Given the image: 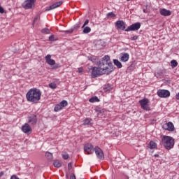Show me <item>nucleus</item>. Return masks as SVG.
<instances>
[{
	"label": "nucleus",
	"instance_id": "nucleus-39",
	"mask_svg": "<svg viewBox=\"0 0 179 179\" xmlns=\"http://www.w3.org/2000/svg\"><path fill=\"white\" fill-rule=\"evenodd\" d=\"M58 68H61V66L59 64H56L52 66V69H58Z\"/></svg>",
	"mask_w": 179,
	"mask_h": 179
},
{
	"label": "nucleus",
	"instance_id": "nucleus-7",
	"mask_svg": "<svg viewBox=\"0 0 179 179\" xmlns=\"http://www.w3.org/2000/svg\"><path fill=\"white\" fill-rule=\"evenodd\" d=\"M141 29V22H136L129 26L124 31H136Z\"/></svg>",
	"mask_w": 179,
	"mask_h": 179
},
{
	"label": "nucleus",
	"instance_id": "nucleus-48",
	"mask_svg": "<svg viewBox=\"0 0 179 179\" xmlns=\"http://www.w3.org/2000/svg\"><path fill=\"white\" fill-rule=\"evenodd\" d=\"M155 157H159V155L155 154Z\"/></svg>",
	"mask_w": 179,
	"mask_h": 179
},
{
	"label": "nucleus",
	"instance_id": "nucleus-10",
	"mask_svg": "<svg viewBox=\"0 0 179 179\" xmlns=\"http://www.w3.org/2000/svg\"><path fill=\"white\" fill-rule=\"evenodd\" d=\"M157 95L159 96V97H170V91L167 90H158Z\"/></svg>",
	"mask_w": 179,
	"mask_h": 179
},
{
	"label": "nucleus",
	"instance_id": "nucleus-19",
	"mask_svg": "<svg viewBox=\"0 0 179 179\" xmlns=\"http://www.w3.org/2000/svg\"><path fill=\"white\" fill-rule=\"evenodd\" d=\"M113 64L118 68V69H121L122 68V64L118 59H113Z\"/></svg>",
	"mask_w": 179,
	"mask_h": 179
},
{
	"label": "nucleus",
	"instance_id": "nucleus-11",
	"mask_svg": "<svg viewBox=\"0 0 179 179\" xmlns=\"http://www.w3.org/2000/svg\"><path fill=\"white\" fill-rule=\"evenodd\" d=\"M62 3H64V1H60L59 2L55 3L48 7L45 8V11H48V10H52V9H56V8H59V6H61V5H62Z\"/></svg>",
	"mask_w": 179,
	"mask_h": 179
},
{
	"label": "nucleus",
	"instance_id": "nucleus-8",
	"mask_svg": "<svg viewBox=\"0 0 179 179\" xmlns=\"http://www.w3.org/2000/svg\"><path fill=\"white\" fill-rule=\"evenodd\" d=\"M94 152H95L97 159H99V160H104V153L99 146L94 148Z\"/></svg>",
	"mask_w": 179,
	"mask_h": 179
},
{
	"label": "nucleus",
	"instance_id": "nucleus-18",
	"mask_svg": "<svg viewBox=\"0 0 179 179\" xmlns=\"http://www.w3.org/2000/svg\"><path fill=\"white\" fill-rule=\"evenodd\" d=\"M160 15H162V16H170L171 15V11H170V10H167L166 8H163L162 10H160Z\"/></svg>",
	"mask_w": 179,
	"mask_h": 179
},
{
	"label": "nucleus",
	"instance_id": "nucleus-32",
	"mask_svg": "<svg viewBox=\"0 0 179 179\" xmlns=\"http://www.w3.org/2000/svg\"><path fill=\"white\" fill-rule=\"evenodd\" d=\"M49 87L54 90L57 87V84L55 83H50L49 84Z\"/></svg>",
	"mask_w": 179,
	"mask_h": 179
},
{
	"label": "nucleus",
	"instance_id": "nucleus-5",
	"mask_svg": "<svg viewBox=\"0 0 179 179\" xmlns=\"http://www.w3.org/2000/svg\"><path fill=\"white\" fill-rule=\"evenodd\" d=\"M36 0H25L22 6L24 9H32L34 8V3H36Z\"/></svg>",
	"mask_w": 179,
	"mask_h": 179
},
{
	"label": "nucleus",
	"instance_id": "nucleus-27",
	"mask_svg": "<svg viewBox=\"0 0 179 179\" xmlns=\"http://www.w3.org/2000/svg\"><path fill=\"white\" fill-rule=\"evenodd\" d=\"M45 157L48 159V160H52V153L50 152H46Z\"/></svg>",
	"mask_w": 179,
	"mask_h": 179
},
{
	"label": "nucleus",
	"instance_id": "nucleus-35",
	"mask_svg": "<svg viewBox=\"0 0 179 179\" xmlns=\"http://www.w3.org/2000/svg\"><path fill=\"white\" fill-rule=\"evenodd\" d=\"M62 157L64 160H68L69 159V155L64 153L62 155Z\"/></svg>",
	"mask_w": 179,
	"mask_h": 179
},
{
	"label": "nucleus",
	"instance_id": "nucleus-3",
	"mask_svg": "<svg viewBox=\"0 0 179 179\" xmlns=\"http://www.w3.org/2000/svg\"><path fill=\"white\" fill-rule=\"evenodd\" d=\"M175 141L171 136H164L162 138V144L166 149V150H170L174 148Z\"/></svg>",
	"mask_w": 179,
	"mask_h": 179
},
{
	"label": "nucleus",
	"instance_id": "nucleus-33",
	"mask_svg": "<svg viewBox=\"0 0 179 179\" xmlns=\"http://www.w3.org/2000/svg\"><path fill=\"white\" fill-rule=\"evenodd\" d=\"M103 90H105V92H110L111 90V87L110 86L109 84L105 85V87H103Z\"/></svg>",
	"mask_w": 179,
	"mask_h": 179
},
{
	"label": "nucleus",
	"instance_id": "nucleus-37",
	"mask_svg": "<svg viewBox=\"0 0 179 179\" xmlns=\"http://www.w3.org/2000/svg\"><path fill=\"white\" fill-rule=\"evenodd\" d=\"M87 24H89V20H86L83 24V25L82 26L81 29L85 28V27L87 26Z\"/></svg>",
	"mask_w": 179,
	"mask_h": 179
},
{
	"label": "nucleus",
	"instance_id": "nucleus-40",
	"mask_svg": "<svg viewBox=\"0 0 179 179\" xmlns=\"http://www.w3.org/2000/svg\"><path fill=\"white\" fill-rule=\"evenodd\" d=\"M138 36H133V37H131L130 38V40H131L132 41H135V40H136L137 38H138Z\"/></svg>",
	"mask_w": 179,
	"mask_h": 179
},
{
	"label": "nucleus",
	"instance_id": "nucleus-24",
	"mask_svg": "<svg viewBox=\"0 0 179 179\" xmlns=\"http://www.w3.org/2000/svg\"><path fill=\"white\" fill-rule=\"evenodd\" d=\"M89 59H90V61H92V62L93 64H94V63L97 62L98 58H97V56L91 55L89 57Z\"/></svg>",
	"mask_w": 179,
	"mask_h": 179
},
{
	"label": "nucleus",
	"instance_id": "nucleus-15",
	"mask_svg": "<svg viewBox=\"0 0 179 179\" xmlns=\"http://www.w3.org/2000/svg\"><path fill=\"white\" fill-rule=\"evenodd\" d=\"M22 131L24 134H30L31 132V127L29 124L25 123L24 125L22 126Z\"/></svg>",
	"mask_w": 179,
	"mask_h": 179
},
{
	"label": "nucleus",
	"instance_id": "nucleus-22",
	"mask_svg": "<svg viewBox=\"0 0 179 179\" xmlns=\"http://www.w3.org/2000/svg\"><path fill=\"white\" fill-rule=\"evenodd\" d=\"M92 31V28L90 27H84V29L83 30V34H87Z\"/></svg>",
	"mask_w": 179,
	"mask_h": 179
},
{
	"label": "nucleus",
	"instance_id": "nucleus-42",
	"mask_svg": "<svg viewBox=\"0 0 179 179\" xmlns=\"http://www.w3.org/2000/svg\"><path fill=\"white\" fill-rule=\"evenodd\" d=\"M68 169H69V170L72 169V162H70L68 164Z\"/></svg>",
	"mask_w": 179,
	"mask_h": 179
},
{
	"label": "nucleus",
	"instance_id": "nucleus-13",
	"mask_svg": "<svg viewBox=\"0 0 179 179\" xmlns=\"http://www.w3.org/2000/svg\"><path fill=\"white\" fill-rule=\"evenodd\" d=\"M28 122L31 125H36L37 124V116L36 115H31L28 117Z\"/></svg>",
	"mask_w": 179,
	"mask_h": 179
},
{
	"label": "nucleus",
	"instance_id": "nucleus-23",
	"mask_svg": "<svg viewBox=\"0 0 179 179\" xmlns=\"http://www.w3.org/2000/svg\"><path fill=\"white\" fill-rule=\"evenodd\" d=\"M53 166H55V167H57V169H59V167L62 166V164L59 160H55L53 163Z\"/></svg>",
	"mask_w": 179,
	"mask_h": 179
},
{
	"label": "nucleus",
	"instance_id": "nucleus-50",
	"mask_svg": "<svg viewBox=\"0 0 179 179\" xmlns=\"http://www.w3.org/2000/svg\"><path fill=\"white\" fill-rule=\"evenodd\" d=\"M127 1H131V0H127Z\"/></svg>",
	"mask_w": 179,
	"mask_h": 179
},
{
	"label": "nucleus",
	"instance_id": "nucleus-41",
	"mask_svg": "<svg viewBox=\"0 0 179 179\" xmlns=\"http://www.w3.org/2000/svg\"><path fill=\"white\" fill-rule=\"evenodd\" d=\"M54 38H55L54 35H50L49 36V41H54Z\"/></svg>",
	"mask_w": 179,
	"mask_h": 179
},
{
	"label": "nucleus",
	"instance_id": "nucleus-49",
	"mask_svg": "<svg viewBox=\"0 0 179 179\" xmlns=\"http://www.w3.org/2000/svg\"><path fill=\"white\" fill-rule=\"evenodd\" d=\"M1 176H3V171L1 172Z\"/></svg>",
	"mask_w": 179,
	"mask_h": 179
},
{
	"label": "nucleus",
	"instance_id": "nucleus-6",
	"mask_svg": "<svg viewBox=\"0 0 179 179\" xmlns=\"http://www.w3.org/2000/svg\"><path fill=\"white\" fill-rule=\"evenodd\" d=\"M90 69L92 71L91 76L93 78H97V76H101V75H103V72L101 71L99 66L98 67L92 66Z\"/></svg>",
	"mask_w": 179,
	"mask_h": 179
},
{
	"label": "nucleus",
	"instance_id": "nucleus-34",
	"mask_svg": "<svg viewBox=\"0 0 179 179\" xmlns=\"http://www.w3.org/2000/svg\"><path fill=\"white\" fill-rule=\"evenodd\" d=\"M107 17H115V14L113 12L108 13L106 15Z\"/></svg>",
	"mask_w": 179,
	"mask_h": 179
},
{
	"label": "nucleus",
	"instance_id": "nucleus-44",
	"mask_svg": "<svg viewBox=\"0 0 179 179\" xmlns=\"http://www.w3.org/2000/svg\"><path fill=\"white\" fill-rule=\"evenodd\" d=\"M70 179H76V176H75L74 173H72L70 176Z\"/></svg>",
	"mask_w": 179,
	"mask_h": 179
},
{
	"label": "nucleus",
	"instance_id": "nucleus-4",
	"mask_svg": "<svg viewBox=\"0 0 179 179\" xmlns=\"http://www.w3.org/2000/svg\"><path fill=\"white\" fill-rule=\"evenodd\" d=\"M140 106L143 110L145 111H150V106H149V99L144 98L139 101Z\"/></svg>",
	"mask_w": 179,
	"mask_h": 179
},
{
	"label": "nucleus",
	"instance_id": "nucleus-29",
	"mask_svg": "<svg viewBox=\"0 0 179 179\" xmlns=\"http://www.w3.org/2000/svg\"><path fill=\"white\" fill-rule=\"evenodd\" d=\"M62 108H64V107H66V106H68V101H66V100H63L59 103Z\"/></svg>",
	"mask_w": 179,
	"mask_h": 179
},
{
	"label": "nucleus",
	"instance_id": "nucleus-26",
	"mask_svg": "<svg viewBox=\"0 0 179 179\" xmlns=\"http://www.w3.org/2000/svg\"><path fill=\"white\" fill-rule=\"evenodd\" d=\"M92 119L90 118H87L84 120V123L83 125H92Z\"/></svg>",
	"mask_w": 179,
	"mask_h": 179
},
{
	"label": "nucleus",
	"instance_id": "nucleus-47",
	"mask_svg": "<svg viewBox=\"0 0 179 179\" xmlns=\"http://www.w3.org/2000/svg\"><path fill=\"white\" fill-rule=\"evenodd\" d=\"M75 27H76V29H78V28L80 27V26H79V24H76V25H75Z\"/></svg>",
	"mask_w": 179,
	"mask_h": 179
},
{
	"label": "nucleus",
	"instance_id": "nucleus-43",
	"mask_svg": "<svg viewBox=\"0 0 179 179\" xmlns=\"http://www.w3.org/2000/svg\"><path fill=\"white\" fill-rule=\"evenodd\" d=\"M78 72L79 73H82L83 72V69L82 67L78 69Z\"/></svg>",
	"mask_w": 179,
	"mask_h": 179
},
{
	"label": "nucleus",
	"instance_id": "nucleus-2",
	"mask_svg": "<svg viewBox=\"0 0 179 179\" xmlns=\"http://www.w3.org/2000/svg\"><path fill=\"white\" fill-rule=\"evenodd\" d=\"M41 99V91L37 88H31L27 93V100L30 103H38Z\"/></svg>",
	"mask_w": 179,
	"mask_h": 179
},
{
	"label": "nucleus",
	"instance_id": "nucleus-16",
	"mask_svg": "<svg viewBox=\"0 0 179 179\" xmlns=\"http://www.w3.org/2000/svg\"><path fill=\"white\" fill-rule=\"evenodd\" d=\"M45 59L48 65H50V66H52V65H55V60L51 59V55H46L45 57Z\"/></svg>",
	"mask_w": 179,
	"mask_h": 179
},
{
	"label": "nucleus",
	"instance_id": "nucleus-1",
	"mask_svg": "<svg viewBox=\"0 0 179 179\" xmlns=\"http://www.w3.org/2000/svg\"><path fill=\"white\" fill-rule=\"evenodd\" d=\"M98 66H99V69L103 75H110V73L114 72V69H115L108 55H105L102 59L99 61Z\"/></svg>",
	"mask_w": 179,
	"mask_h": 179
},
{
	"label": "nucleus",
	"instance_id": "nucleus-45",
	"mask_svg": "<svg viewBox=\"0 0 179 179\" xmlns=\"http://www.w3.org/2000/svg\"><path fill=\"white\" fill-rule=\"evenodd\" d=\"M1 13H5V10L2 7H1Z\"/></svg>",
	"mask_w": 179,
	"mask_h": 179
},
{
	"label": "nucleus",
	"instance_id": "nucleus-30",
	"mask_svg": "<svg viewBox=\"0 0 179 179\" xmlns=\"http://www.w3.org/2000/svg\"><path fill=\"white\" fill-rule=\"evenodd\" d=\"M62 107L61 106V105H60V103H59V104H57L55 106V111H56V112H58V111H59L60 110H62Z\"/></svg>",
	"mask_w": 179,
	"mask_h": 179
},
{
	"label": "nucleus",
	"instance_id": "nucleus-14",
	"mask_svg": "<svg viewBox=\"0 0 179 179\" xmlns=\"http://www.w3.org/2000/svg\"><path fill=\"white\" fill-rule=\"evenodd\" d=\"M115 26L118 30H125V22L122 20H118L115 22Z\"/></svg>",
	"mask_w": 179,
	"mask_h": 179
},
{
	"label": "nucleus",
	"instance_id": "nucleus-31",
	"mask_svg": "<svg viewBox=\"0 0 179 179\" xmlns=\"http://www.w3.org/2000/svg\"><path fill=\"white\" fill-rule=\"evenodd\" d=\"M171 64L172 68H176V67L178 66V63L177 62L176 60H172V61H171Z\"/></svg>",
	"mask_w": 179,
	"mask_h": 179
},
{
	"label": "nucleus",
	"instance_id": "nucleus-38",
	"mask_svg": "<svg viewBox=\"0 0 179 179\" xmlns=\"http://www.w3.org/2000/svg\"><path fill=\"white\" fill-rule=\"evenodd\" d=\"M38 19H40V16L39 15H36L35 17H34V20L33 21V24H34V23H36V22L37 20H38Z\"/></svg>",
	"mask_w": 179,
	"mask_h": 179
},
{
	"label": "nucleus",
	"instance_id": "nucleus-17",
	"mask_svg": "<svg viewBox=\"0 0 179 179\" xmlns=\"http://www.w3.org/2000/svg\"><path fill=\"white\" fill-rule=\"evenodd\" d=\"M129 59V54L124 52L120 55V61L122 62H127Z\"/></svg>",
	"mask_w": 179,
	"mask_h": 179
},
{
	"label": "nucleus",
	"instance_id": "nucleus-9",
	"mask_svg": "<svg viewBox=\"0 0 179 179\" xmlns=\"http://www.w3.org/2000/svg\"><path fill=\"white\" fill-rule=\"evenodd\" d=\"M84 150L87 153V155H93L94 152V147L92 144H85L84 146Z\"/></svg>",
	"mask_w": 179,
	"mask_h": 179
},
{
	"label": "nucleus",
	"instance_id": "nucleus-28",
	"mask_svg": "<svg viewBox=\"0 0 179 179\" xmlns=\"http://www.w3.org/2000/svg\"><path fill=\"white\" fill-rule=\"evenodd\" d=\"M96 113H97V115H100L102 113H104V109H101V108H96Z\"/></svg>",
	"mask_w": 179,
	"mask_h": 179
},
{
	"label": "nucleus",
	"instance_id": "nucleus-21",
	"mask_svg": "<svg viewBox=\"0 0 179 179\" xmlns=\"http://www.w3.org/2000/svg\"><path fill=\"white\" fill-rule=\"evenodd\" d=\"M90 103H99L100 101V99H99V97L94 96L89 99Z\"/></svg>",
	"mask_w": 179,
	"mask_h": 179
},
{
	"label": "nucleus",
	"instance_id": "nucleus-46",
	"mask_svg": "<svg viewBox=\"0 0 179 179\" xmlns=\"http://www.w3.org/2000/svg\"><path fill=\"white\" fill-rule=\"evenodd\" d=\"M176 100H179V92L176 95Z\"/></svg>",
	"mask_w": 179,
	"mask_h": 179
},
{
	"label": "nucleus",
	"instance_id": "nucleus-20",
	"mask_svg": "<svg viewBox=\"0 0 179 179\" xmlns=\"http://www.w3.org/2000/svg\"><path fill=\"white\" fill-rule=\"evenodd\" d=\"M150 149H157V143L155 141H150L149 143Z\"/></svg>",
	"mask_w": 179,
	"mask_h": 179
},
{
	"label": "nucleus",
	"instance_id": "nucleus-36",
	"mask_svg": "<svg viewBox=\"0 0 179 179\" xmlns=\"http://www.w3.org/2000/svg\"><path fill=\"white\" fill-rule=\"evenodd\" d=\"M63 33H66V34H71L73 33V29L63 31Z\"/></svg>",
	"mask_w": 179,
	"mask_h": 179
},
{
	"label": "nucleus",
	"instance_id": "nucleus-25",
	"mask_svg": "<svg viewBox=\"0 0 179 179\" xmlns=\"http://www.w3.org/2000/svg\"><path fill=\"white\" fill-rule=\"evenodd\" d=\"M41 33H42V34H50V33H51V31L48 28H43L41 31Z\"/></svg>",
	"mask_w": 179,
	"mask_h": 179
},
{
	"label": "nucleus",
	"instance_id": "nucleus-12",
	"mask_svg": "<svg viewBox=\"0 0 179 179\" xmlns=\"http://www.w3.org/2000/svg\"><path fill=\"white\" fill-rule=\"evenodd\" d=\"M163 129H166V131H169L170 132H173L174 131V124L171 122H169L166 124L162 126Z\"/></svg>",
	"mask_w": 179,
	"mask_h": 179
}]
</instances>
